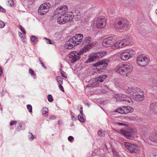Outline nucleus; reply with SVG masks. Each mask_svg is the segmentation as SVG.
<instances>
[{"label": "nucleus", "mask_w": 157, "mask_h": 157, "mask_svg": "<svg viewBox=\"0 0 157 157\" xmlns=\"http://www.w3.org/2000/svg\"><path fill=\"white\" fill-rule=\"evenodd\" d=\"M76 45L80 44L82 41L83 35L81 34H78L71 38Z\"/></svg>", "instance_id": "nucleus-16"}, {"label": "nucleus", "mask_w": 157, "mask_h": 157, "mask_svg": "<svg viewBox=\"0 0 157 157\" xmlns=\"http://www.w3.org/2000/svg\"><path fill=\"white\" fill-rule=\"evenodd\" d=\"M0 11L2 12H6L5 9L1 6H0Z\"/></svg>", "instance_id": "nucleus-49"}, {"label": "nucleus", "mask_w": 157, "mask_h": 157, "mask_svg": "<svg viewBox=\"0 0 157 157\" xmlns=\"http://www.w3.org/2000/svg\"><path fill=\"white\" fill-rule=\"evenodd\" d=\"M92 40V38L90 36L86 37L84 39L83 42L85 44H86L90 43Z\"/></svg>", "instance_id": "nucleus-24"}, {"label": "nucleus", "mask_w": 157, "mask_h": 157, "mask_svg": "<svg viewBox=\"0 0 157 157\" xmlns=\"http://www.w3.org/2000/svg\"><path fill=\"white\" fill-rule=\"evenodd\" d=\"M30 40L34 44H36L38 41V38L36 36L33 35L31 36Z\"/></svg>", "instance_id": "nucleus-25"}, {"label": "nucleus", "mask_w": 157, "mask_h": 157, "mask_svg": "<svg viewBox=\"0 0 157 157\" xmlns=\"http://www.w3.org/2000/svg\"><path fill=\"white\" fill-rule=\"evenodd\" d=\"M113 153V157H121L120 155L118 154L117 152L114 150H112Z\"/></svg>", "instance_id": "nucleus-33"}, {"label": "nucleus", "mask_w": 157, "mask_h": 157, "mask_svg": "<svg viewBox=\"0 0 157 157\" xmlns=\"http://www.w3.org/2000/svg\"><path fill=\"white\" fill-rule=\"evenodd\" d=\"M132 66L130 63H125L118 64L115 68L116 72L122 75L128 76L132 71Z\"/></svg>", "instance_id": "nucleus-2"}, {"label": "nucleus", "mask_w": 157, "mask_h": 157, "mask_svg": "<svg viewBox=\"0 0 157 157\" xmlns=\"http://www.w3.org/2000/svg\"><path fill=\"white\" fill-rule=\"evenodd\" d=\"M78 119L81 122H83L84 121V119L83 115L79 114L78 117Z\"/></svg>", "instance_id": "nucleus-32"}, {"label": "nucleus", "mask_w": 157, "mask_h": 157, "mask_svg": "<svg viewBox=\"0 0 157 157\" xmlns=\"http://www.w3.org/2000/svg\"><path fill=\"white\" fill-rule=\"evenodd\" d=\"M18 27L19 29L24 34H25L26 33L25 31L22 27L21 25H19Z\"/></svg>", "instance_id": "nucleus-40"}, {"label": "nucleus", "mask_w": 157, "mask_h": 157, "mask_svg": "<svg viewBox=\"0 0 157 157\" xmlns=\"http://www.w3.org/2000/svg\"><path fill=\"white\" fill-rule=\"evenodd\" d=\"M19 36L21 40H23L25 39V36L20 32L18 33Z\"/></svg>", "instance_id": "nucleus-38"}, {"label": "nucleus", "mask_w": 157, "mask_h": 157, "mask_svg": "<svg viewBox=\"0 0 157 157\" xmlns=\"http://www.w3.org/2000/svg\"><path fill=\"white\" fill-rule=\"evenodd\" d=\"M96 52L94 53L91 54L89 56L88 59L86 61L87 63L92 62L94 61H96L98 59L97 57V55H96Z\"/></svg>", "instance_id": "nucleus-20"}, {"label": "nucleus", "mask_w": 157, "mask_h": 157, "mask_svg": "<svg viewBox=\"0 0 157 157\" xmlns=\"http://www.w3.org/2000/svg\"><path fill=\"white\" fill-rule=\"evenodd\" d=\"M68 139L69 141H71L74 140V138L73 136H70L68 137Z\"/></svg>", "instance_id": "nucleus-46"}, {"label": "nucleus", "mask_w": 157, "mask_h": 157, "mask_svg": "<svg viewBox=\"0 0 157 157\" xmlns=\"http://www.w3.org/2000/svg\"><path fill=\"white\" fill-rule=\"evenodd\" d=\"M56 117L54 116H53V115H52V116H50V117H49V119L50 120H54L56 119Z\"/></svg>", "instance_id": "nucleus-50"}, {"label": "nucleus", "mask_w": 157, "mask_h": 157, "mask_svg": "<svg viewBox=\"0 0 157 157\" xmlns=\"http://www.w3.org/2000/svg\"><path fill=\"white\" fill-rule=\"evenodd\" d=\"M80 113L79 114L83 115V110H80Z\"/></svg>", "instance_id": "nucleus-53"}, {"label": "nucleus", "mask_w": 157, "mask_h": 157, "mask_svg": "<svg viewBox=\"0 0 157 157\" xmlns=\"http://www.w3.org/2000/svg\"><path fill=\"white\" fill-rule=\"evenodd\" d=\"M23 42H24V41H24V40H23Z\"/></svg>", "instance_id": "nucleus-62"}, {"label": "nucleus", "mask_w": 157, "mask_h": 157, "mask_svg": "<svg viewBox=\"0 0 157 157\" xmlns=\"http://www.w3.org/2000/svg\"><path fill=\"white\" fill-rule=\"evenodd\" d=\"M133 51L127 50L123 52L120 55V58L124 61H126L132 57V56L134 54Z\"/></svg>", "instance_id": "nucleus-9"}, {"label": "nucleus", "mask_w": 157, "mask_h": 157, "mask_svg": "<svg viewBox=\"0 0 157 157\" xmlns=\"http://www.w3.org/2000/svg\"><path fill=\"white\" fill-rule=\"evenodd\" d=\"M44 39L45 40V42L47 44H54V42L49 39L44 37Z\"/></svg>", "instance_id": "nucleus-28"}, {"label": "nucleus", "mask_w": 157, "mask_h": 157, "mask_svg": "<svg viewBox=\"0 0 157 157\" xmlns=\"http://www.w3.org/2000/svg\"><path fill=\"white\" fill-rule=\"evenodd\" d=\"M56 79L57 82L59 84H62L63 82V79L60 76H57L56 78Z\"/></svg>", "instance_id": "nucleus-29"}, {"label": "nucleus", "mask_w": 157, "mask_h": 157, "mask_svg": "<svg viewBox=\"0 0 157 157\" xmlns=\"http://www.w3.org/2000/svg\"><path fill=\"white\" fill-rule=\"evenodd\" d=\"M114 112H118L121 114H124V109L123 108V106L117 108V109L115 110Z\"/></svg>", "instance_id": "nucleus-26"}, {"label": "nucleus", "mask_w": 157, "mask_h": 157, "mask_svg": "<svg viewBox=\"0 0 157 157\" xmlns=\"http://www.w3.org/2000/svg\"><path fill=\"white\" fill-rule=\"evenodd\" d=\"M124 145L126 148L132 153H137L139 151L138 146L134 144L128 142H125Z\"/></svg>", "instance_id": "nucleus-10"}, {"label": "nucleus", "mask_w": 157, "mask_h": 157, "mask_svg": "<svg viewBox=\"0 0 157 157\" xmlns=\"http://www.w3.org/2000/svg\"><path fill=\"white\" fill-rule=\"evenodd\" d=\"M113 97L115 98L117 100L120 101H125L130 103L132 102L131 98L127 97L125 95L122 94H115L113 95Z\"/></svg>", "instance_id": "nucleus-13"}, {"label": "nucleus", "mask_w": 157, "mask_h": 157, "mask_svg": "<svg viewBox=\"0 0 157 157\" xmlns=\"http://www.w3.org/2000/svg\"><path fill=\"white\" fill-rule=\"evenodd\" d=\"M5 25V23L1 21H0V28H3Z\"/></svg>", "instance_id": "nucleus-39"}, {"label": "nucleus", "mask_w": 157, "mask_h": 157, "mask_svg": "<svg viewBox=\"0 0 157 157\" xmlns=\"http://www.w3.org/2000/svg\"><path fill=\"white\" fill-rule=\"evenodd\" d=\"M67 7L66 5L60 6L55 10L53 17H58L57 22L59 24H64L71 20L74 16L70 12L66 13Z\"/></svg>", "instance_id": "nucleus-1"}, {"label": "nucleus", "mask_w": 157, "mask_h": 157, "mask_svg": "<svg viewBox=\"0 0 157 157\" xmlns=\"http://www.w3.org/2000/svg\"><path fill=\"white\" fill-rule=\"evenodd\" d=\"M133 1V0H129V2L131 3L132 2L131 1Z\"/></svg>", "instance_id": "nucleus-59"}, {"label": "nucleus", "mask_w": 157, "mask_h": 157, "mask_svg": "<svg viewBox=\"0 0 157 157\" xmlns=\"http://www.w3.org/2000/svg\"><path fill=\"white\" fill-rule=\"evenodd\" d=\"M60 74L64 78H67V76L65 74V72H64V71L62 73H61Z\"/></svg>", "instance_id": "nucleus-47"}, {"label": "nucleus", "mask_w": 157, "mask_h": 157, "mask_svg": "<svg viewBox=\"0 0 157 157\" xmlns=\"http://www.w3.org/2000/svg\"><path fill=\"white\" fill-rule=\"evenodd\" d=\"M63 72V70L61 69H60V74L61 73H62Z\"/></svg>", "instance_id": "nucleus-56"}, {"label": "nucleus", "mask_w": 157, "mask_h": 157, "mask_svg": "<svg viewBox=\"0 0 157 157\" xmlns=\"http://www.w3.org/2000/svg\"><path fill=\"white\" fill-rule=\"evenodd\" d=\"M96 55H97V57L98 59L102 57L104 55L106 54V52L104 51L98 52H96Z\"/></svg>", "instance_id": "nucleus-23"}, {"label": "nucleus", "mask_w": 157, "mask_h": 157, "mask_svg": "<svg viewBox=\"0 0 157 157\" xmlns=\"http://www.w3.org/2000/svg\"><path fill=\"white\" fill-rule=\"evenodd\" d=\"M154 132L150 136V140L151 141L157 143V127L155 128Z\"/></svg>", "instance_id": "nucleus-18"}, {"label": "nucleus", "mask_w": 157, "mask_h": 157, "mask_svg": "<svg viewBox=\"0 0 157 157\" xmlns=\"http://www.w3.org/2000/svg\"><path fill=\"white\" fill-rule=\"evenodd\" d=\"M107 76L106 75H101L98 77L97 78H96L95 79V80L97 81L98 83L99 82H102L105 79V78L107 77Z\"/></svg>", "instance_id": "nucleus-21"}, {"label": "nucleus", "mask_w": 157, "mask_h": 157, "mask_svg": "<svg viewBox=\"0 0 157 157\" xmlns=\"http://www.w3.org/2000/svg\"><path fill=\"white\" fill-rule=\"evenodd\" d=\"M8 5L10 6H13L14 2L13 0H7Z\"/></svg>", "instance_id": "nucleus-34"}, {"label": "nucleus", "mask_w": 157, "mask_h": 157, "mask_svg": "<svg viewBox=\"0 0 157 157\" xmlns=\"http://www.w3.org/2000/svg\"><path fill=\"white\" fill-rule=\"evenodd\" d=\"M130 40L129 39H124L119 42H115L114 44L115 48H118L124 47L126 46L129 45Z\"/></svg>", "instance_id": "nucleus-11"}, {"label": "nucleus", "mask_w": 157, "mask_h": 157, "mask_svg": "<svg viewBox=\"0 0 157 157\" xmlns=\"http://www.w3.org/2000/svg\"><path fill=\"white\" fill-rule=\"evenodd\" d=\"M107 133V132L105 131H99L98 132V134L100 136H104Z\"/></svg>", "instance_id": "nucleus-27"}, {"label": "nucleus", "mask_w": 157, "mask_h": 157, "mask_svg": "<svg viewBox=\"0 0 157 157\" xmlns=\"http://www.w3.org/2000/svg\"><path fill=\"white\" fill-rule=\"evenodd\" d=\"M71 117L72 120L73 121H75L76 120V118L73 115H71Z\"/></svg>", "instance_id": "nucleus-52"}, {"label": "nucleus", "mask_w": 157, "mask_h": 157, "mask_svg": "<svg viewBox=\"0 0 157 157\" xmlns=\"http://www.w3.org/2000/svg\"><path fill=\"white\" fill-rule=\"evenodd\" d=\"M152 155L154 157H156L157 155V153H156L152 154Z\"/></svg>", "instance_id": "nucleus-54"}, {"label": "nucleus", "mask_w": 157, "mask_h": 157, "mask_svg": "<svg viewBox=\"0 0 157 157\" xmlns=\"http://www.w3.org/2000/svg\"><path fill=\"white\" fill-rule=\"evenodd\" d=\"M62 84H59V87L60 90L64 92V90L63 86H62Z\"/></svg>", "instance_id": "nucleus-44"}, {"label": "nucleus", "mask_w": 157, "mask_h": 157, "mask_svg": "<svg viewBox=\"0 0 157 157\" xmlns=\"http://www.w3.org/2000/svg\"><path fill=\"white\" fill-rule=\"evenodd\" d=\"M139 34L142 36H145L147 34V32L145 29L140 30L139 32Z\"/></svg>", "instance_id": "nucleus-30"}, {"label": "nucleus", "mask_w": 157, "mask_h": 157, "mask_svg": "<svg viewBox=\"0 0 157 157\" xmlns=\"http://www.w3.org/2000/svg\"><path fill=\"white\" fill-rule=\"evenodd\" d=\"M133 129L132 128L129 127L125 130H122L121 132L124 136L128 139H131L133 134Z\"/></svg>", "instance_id": "nucleus-15"}, {"label": "nucleus", "mask_w": 157, "mask_h": 157, "mask_svg": "<svg viewBox=\"0 0 157 157\" xmlns=\"http://www.w3.org/2000/svg\"><path fill=\"white\" fill-rule=\"evenodd\" d=\"M1 106H2V105H1V104H0V109H1V110H2V107Z\"/></svg>", "instance_id": "nucleus-57"}, {"label": "nucleus", "mask_w": 157, "mask_h": 157, "mask_svg": "<svg viewBox=\"0 0 157 157\" xmlns=\"http://www.w3.org/2000/svg\"><path fill=\"white\" fill-rule=\"evenodd\" d=\"M39 61H40V64H41L42 65V66L43 67H44V68L46 69V67L44 66V65L43 63L42 62L40 59H39Z\"/></svg>", "instance_id": "nucleus-48"}, {"label": "nucleus", "mask_w": 157, "mask_h": 157, "mask_svg": "<svg viewBox=\"0 0 157 157\" xmlns=\"http://www.w3.org/2000/svg\"><path fill=\"white\" fill-rule=\"evenodd\" d=\"M51 6V4L48 2H46L41 5L38 9V13L40 15H44L48 12Z\"/></svg>", "instance_id": "nucleus-8"}, {"label": "nucleus", "mask_w": 157, "mask_h": 157, "mask_svg": "<svg viewBox=\"0 0 157 157\" xmlns=\"http://www.w3.org/2000/svg\"><path fill=\"white\" fill-rule=\"evenodd\" d=\"M155 13L157 15V9L155 11Z\"/></svg>", "instance_id": "nucleus-60"}, {"label": "nucleus", "mask_w": 157, "mask_h": 157, "mask_svg": "<svg viewBox=\"0 0 157 157\" xmlns=\"http://www.w3.org/2000/svg\"><path fill=\"white\" fill-rule=\"evenodd\" d=\"M106 20L103 16H101L98 18L96 25L97 27L100 29L105 27L106 24Z\"/></svg>", "instance_id": "nucleus-14"}, {"label": "nucleus", "mask_w": 157, "mask_h": 157, "mask_svg": "<svg viewBox=\"0 0 157 157\" xmlns=\"http://www.w3.org/2000/svg\"><path fill=\"white\" fill-rule=\"evenodd\" d=\"M3 91H2V93H1V95L2 96H4V94H3Z\"/></svg>", "instance_id": "nucleus-58"}, {"label": "nucleus", "mask_w": 157, "mask_h": 157, "mask_svg": "<svg viewBox=\"0 0 157 157\" xmlns=\"http://www.w3.org/2000/svg\"><path fill=\"white\" fill-rule=\"evenodd\" d=\"M16 123H17L16 121H12L10 122V125L11 126H12L14 124H15Z\"/></svg>", "instance_id": "nucleus-45"}, {"label": "nucleus", "mask_w": 157, "mask_h": 157, "mask_svg": "<svg viewBox=\"0 0 157 157\" xmlns=\"http://www.w3.org/2000/svg\"><path fill=\"white\" fill-rule=\"evenodd\" d=\"M27 109L29 110V112L30 113H31L32 112V107L31 105H28L27 106Z\"/></svg>", "instance_id": "nucleus-36"}, {"label": "nucleus", "mask_w": 157, "mask_h": 157, "mask_svg": "<svg viewBox=\"0 0 157 157\" xmlns=\"http://www.w3.org/2000/svg\"><path fill=\"white\" fill-rule=\"evenodd\" d=\"M80 110H82L83 107H82V105H80Z\"/></svg>", "instance_id": "nucleus-55"}, {"label": "nucleus", "mask_w": 157, "mask_h": 157, "mask_svg": "<svg viewBox=\"0 0 157 157\" xmlns=\"http://www.w3.org/2000/svg\"><path fill=\"white\" fill-rule=\"evenodd\" d=\"M29 135H28V137L29 139L30 140H33L34 139V137L33 136V135L32 134V133L29 132Z\"/></svg>", "instance_id": "nucleus-35"}, {"label": "nucleus", "mask_w": 157, "mask_h": 157, "mask_svg": "<svg viewBox=\"0 0 157 157\" xmlns=\"http://www.w3.org/2000/svg\"><path fill=\"white\" fill-rule=\"evenodd\" d=\"M48 100L49 102H52L53 101V99L51 95L49 94L48 96Z\"/></svg>", "instance_id": "nucleus-37"}, {"label": "nucleus", "mask_w": 157, "mask_h": 157, "mask_svg": "<svg viewBox=\"0 0 157 157\" xmlns=\"http://www.w3.org/2000/svg\"><path fill=\"white\" fill-rule=\"evenodd\" d=\"M48 109L46 107H44L42 109V114H46L48 113Z\"/></svg>", "instance_id": "nucleus-31"}, {"label": "nucleus", "mask_w": 157, "mask_h": 157, "mask_svg": "<svg viewBox=\"0 0 157 157\" xmlns=\"http://www.w3.org/2000/svg\"><path fill=\"white\" fill-rule=\"evenodd\" d=\"M128 24L129 22L126 19L122 18L117 21V23L115 25L114 27L117 29L122 30L128 26Z\"/></svg>", "instance_id": "nucleus-7"}, {"label": "nucleus", "mask_w": 157, "mask_h": 157, "mask_svg": "<svg viewBox=\"0 0 157 157\" xmlns=\"http://www.w3.org/2000/svg\"><path fill=\"white\" fill-rule=\"evenodd\" d=\"M86 105H87L88 106H90L89 104V103H86Z\"/></svg>", "instance_id": "nucleus-61"}, {"label": "nucleus", "mask_w": 157, "mask_h": 157, "mask_svg": "<svg viewBox=\"0 0 157 157\" xmlns=\"http://www.w3.org/2000/svg\"><path fill=\"white\" fill-rule=\"evenodd\" d=\"M115 124L119 125L125 126L126 125V124L124 123L119 122H116L115 123Z\"/></svg>", "instance_id": "nucleus-41"}, {"label": "nucleus", "mask_w": 157, "mask_h": 157, "mask_svg": "<svg viewBox=\"0 0 157 157\" xmlns=\"http://www.w3.org/2000/svg\"><path fill=\"white\" fill-rule=\"evenodd\" d=\"M109 62V60L108 59L102 60L93 64V67H99L101 70H103L107 67Z\"/></svg>", "instance_id": "nucleus-12"}, {"label": "nucleus", "mask_w": 157, "mask_h": 157, "mask_svg": "<svg viewBox=\"0 0 157 157\" xmlns=\"http://www.w3.org/2000/svg\"><path fill=\"white\" fill-rule=\"evenodd\" d=\"M136 61L139 66L141 67H145L148 64L149 58L143 54L137 57Z\"/></svg>", "instance_id": "nucleus-6"}, {"label": "nucleus", "mask_w": 157, "mask_h": 157, "mask_svg": "<svg viewBox=\"0 0 157 157\" xmlns=\"http://www.w3.org/2000/svg\"><path fill=\"white\" fill-rule=\"evenodd\" d=\"M3 73V70L1 67H0V76Z\"/></svg>", "instance_id": "nucleus-51"}, {"label": "nucleus", "mask_w": 157, "mask_h": 157, "mask_svg": "<svg viewBox=\"0 0 157 157\" xmlns=\"http://www.w3.org/2000/svg\"><path fill=\"white\" fill-rule=\"evenodd\" d=\"M150 110L154 114L157 115V102H154L151 103Z\"/></svg>", "instance_id": "nucleus-19"}, {"label": "nucleus", "mask_w": 157, "mask_h": 157, "mask_svg": "<svg viewBox=\"0 0 157 157\" xmlns=\"http://www.w3.org/2000/svg\"><path fill=\"white\" fill-rule=\"evenodd\" d=\"M126 91L127 93L131 95L140 93L141 94H137L135 95V100L141 101L144 99V95L143 93V91L137 87H133L132 86L127 87V88L126 89Z\"/></svg>", "instance_id": "nucleus-4"}, {"label": "nucleus", "mask_w": 157, "mask_h": 157, "mask_svg": "<svg viewBox=\"0 0 157 157\" xmlns=\"http://www.w3.org/2000/svg\"><path fill=\"white\" fill-rule=\"evenodd\" d=\"M21 126L22 125L21 124H20L16 128V130L17 131H20L21 129Z\"/></svg>", "instance_id": "nucleus-43"}, {"label": "nucleus", "mask_w": 157, "mask_h": 157, "mask_svg": "<svg viewBox=\"0 0 157 157\" xmlns=\"http://www.w3.org/2000/svg\"><path fill=\"white\" fill-rule=\"evenodd\" d=\"M117 40V37L116 36L112 35L104 39L102 41V44L105 47H111L113 48H115L114 44Z\"/></svg>", "instance_id": "nucleus-5"}, {"label": "nucleus", "mask_w": 157, "mask_h": 157, "mask_svg": "<svg viewBox=\"0 0 157 157\" xmlns=\"http://www.w3.org/2000/svg\"><path fill=\"white\" fill-rule=\"evenodd\" d=\"M93 43H90L87 45V46L85 47L84 48L82 49L79 52L75 53H72L70 55H69L67 57L69 58V61L72 63H73L79 60L80 58V55L82 54L85 52H86L90 49V48H88L89 46L90 47H91L94 45Z\"/></svg>", "instance_id": "nucleus-3"}, {"label": "nucleus", "mask_w": 157, "mask_h": 157, "mask_svg": "<svg viewBox=\"0 0 157 157\" xmlns=\"http://www.w3.org/2000/svg\"><path fill=\"white\" fill-rule=\"evenodd\" d=\"M123 108L124 109V114L132 113L133 110V108L130 106H123Z\"/></svg>", "instance_id": "nucleus-22"}, {"label": "nucleus", "mask_w": 157, "mask_h": 157, "mask_svg": "<svg viewBox=\"0 0 157 157\" xmlns=\"http://www.w3.org/2000/svg\"><path fill=\"white\" fill-rule=\"evenodd\" d=\"M75 43L73 40L71 38L65 44V48L68 49H72L75 46H76Z\"/></svg>", "instance_id": "nucleus-17"}, {"label": "nucleus", "mask_w": 157, "mask_h": 157, "mask_svg": "<svg viewBox=\"0 0 157 157\" xmlns=\"http://www.w3.org/2000/svg\"><path fill=\"white\" fill-rule=\"evenodd\" d=\"M29 73L30 74L32 75H35V74L34 73V71L32 69H30L29 70Z\"/></svg>", "instance_id": "nucleus-42"}]
</instances>
